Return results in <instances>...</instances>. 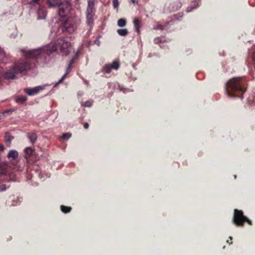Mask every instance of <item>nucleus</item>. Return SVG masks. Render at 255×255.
Instances as JSON below:
<instances>
[{"label":"nucleus","instance_id":"obj_7","mask_svg":"<svg viewBox=\"0 0 255 255\" xmlns=\"http://www.w3.org/2000/svg\"><path fill=\"white\" fill-rule=\"evenodd\" d=\"M43 89L41 86H36L33 88H25L24 92L29 96H34L37 94L40 91Z\"/></svg>","mask_w":255,"mask_h":255},{"label":"nucleus","instance_id":"obj_17","mask_svg":"<svg viewBox=\"0 0 255 255\" xmlns=\"http://www.w3.org/2000/svg\"><path fill=\"white\" fill-rule=\"evenodd\" d=\"M117 33L121 36H125L128 34V30L127 29H119Z\"/></svg>","mask_w":255,"mask_h":255},{"label":"nucleus","instance_id":"obj_18","mask_svg":"<svg viewBox=\"0 0 255 255\" xmlns=\"http://www.w3.org/2000/svg\"><path fill=\"white\" fill-rule=\"evenodd\" d=\"M91 12H87V22L88 25H90L93 22V15L91 13H90Z\"/></svg>","mask_w":255,"mask_h":255},{"label":"nucleus","instance_id":"obj_8","mask_svg":"<svg viewBox=\"0 0 255 255\" xmlns=\"http://www.w3.org/2000/svg\"><path fill=\"white\" fill-rule=\"evenodd\" d=\"M182 3L180 0H176L171 2L169 5L168 8L170 11H174L178 10L181 8Z\"/></svg>","mask_w":255,"mask_h":255},{"label":"nucleus","instance_id":"obj_28","mask_svg":"<svg viewBox=\"0 0 255 255\" xmlns=\"http://www.w3.org/2000/svg\"><path fill=\"white\" fill-rule=\"evenodd\" d=\"M154 42L155 44H158L160 42V39L159 38H156L154 39Z\"/></svg>","mask_w":255,"mask_h":255},{"label":"nucleus","instance_id":"obj_6","mask_svg":"<svg viewBox=\"0 0 255 255\" xmlns=\"http://www.w3.org/2000/svg\"><path fill=\"white\" fill-rule=\"evenodd\" d=\"M74 62V57H73L72 59H71L68 63L67 67L66 69V73L64 74V75L61 77V78L60 79V80L55 84V86L58 85L59 84L62 83L63 80L66 78L67 75L71 72L72 68V65Z\"/></svg>","mask_w":255,"mask_h":255},{"label":"nucleus","instance_id":"obj_13","mask_svg":"<svg viewBox=\"0 0 255 255\" xmlns=\"http://www.w3.org/2000/svg\"><path fill=\"white\" fill-rule=\"evenodd\" d=\"M27 99L26 97L23 96H18L15 98V102L17 103L23 104L27 101Z\"/></svg>","mask_w":255,"mask_h":255},{"label":"nucleus","instance_id":"obj_24","mask_svg":"<svg viewBox=\"0 0 255 255\" xmlns=\"http://www.w3.org/2000/svg\"><path fill=\"white\" fill-rule=\"evenodd\" d=\"M71 136V134L70 133H65L62 136V138L65 140H68Z\"/></svg>","mask_w":255,"mask_h":255},{"label":"nucleus","instance_id":"obj_31","mask_svg":"<svg viewBox=\"0 0 255 255\" xmlns=\"http://www.w3.org/2000/svg\"><path fill=\"white\" fill-rule=\"evenodd\" d=\"M4 57V53L0 50V60Z\"/></svg>","mask_w":255,"mask_h":255},{"label":"nucleus","instance_id":"obj_9","mask_svg":"<svg viewBox=\"0 0 255 255\" xmlns=\"http://www.w3.org/2000/svg\"><path fill=\"white\" fill-rule=\"evenodd\" d=\"M46 11L45 10V8L44 7H42L41 6H39V8H38L37 13L38 15L37 19H43L45 18L46 16Z\"/></svg>","mask_w":255,"mask_h":255},{"label":"nucleus","instance_id":"obj_4","mask_svg":"<svg viewBox=\"0 0 255 255\" xmlns=\"http://www.w3.org/2000/svg\"><path fill=\"white\" fill-rule=\"evenodd\" d=\"M232 222L235 226L238 227H243L246 222L250 225H252V221L244 216L243 212L238 209H235L234 211Z\"/></svg>","mask_w":255,"mask_h":255},{"label":"nucleus","instance_id":"obj_11","mask_svg":"<svg viewBox=\"0 0 255 255\" xmlns=\"http://www.w3.org/2000/svg\"><path fill=\"white\" fill-rule=\"evenodd\" d=\"M14 138V137L11 135L9 132H6L5 134V141L6 145L8 146H10L11 140Z\"/></svg>","mask_w":255,"mask_h":255},{"label":"nucleus","instance_id":"obj_33","mask_svg":"<svg viewBox=\"0 0 255 255\" xmlns=\"http://www.w3.org/2000/svg\"><path fill=\"white\" fill-rule=\"evenodd\" d=\"M4 148V147L2 144H0V150L3 151Z\"/></svg>","mask_w":255,"mask_h":255},{"label":"nucleus","instance_id":"obj_20","mask_svg":"<svg viewBox=\"0 0 255 255\" xmlns=\"http://www.w3.org/2000/svg\"><path fill=\"white\" fill-rule=\"evenodd\" d=\"M43 0H30L29 4L31 6H35L36 4L41 6V3Z\"/></svg>","mask_w":255,"mask_h":255},{"label":"nucleus","instance_id":"obj_22","mask_svg":"<svg viewBox=\"0 0 255 255\" xmlns=\"http://www.w3.org/2000/svg\"><path fill=\"white\" fill-rule=\"evenodd\" d=\"M5 176L4 171L0 168V183L4 181Z\"/></svg>","mask_w":255,"mask_h":255},{"label":"nucleus","instance_id":"obj_26","mask_svg":"<svg viewBox=\"0 0 255 255\" xmlns=\"http://www.w3.org/2000/svg\"><path fill=\"white\" fill-rule=\"evenodd\" d=\"M113 3V6L115 8L117 7L119 5L118 0H114Z\"/></svg>","mask_w":255,"mask_h":255},{"label":"nucleus","instance_id":"obj_10","mask_svg":"<svg viewBox=\"0 0 255 255\" xmlns=\"http://www.w3.org/2000/svg\"><path fill=\"white\" fill-rule=\"evenodd\" d=\"M133 25L135 30L138 33L140 32V28L141 27V20L138 17H135L133 19Z\"/></svg>","mask_w":255,"mask_h":255},{"label":"nucleus","instance_id":"obj_32","mask_svg":"<svg viewBox=\"0 0 255 255\" xmlns=\"http://www.w3.org/2000/svg\"><path fill=\"white\" fill-rule=\"evenodd\" d=\"M83 126H84V128H86V129H87L89 128V126L88 123H84Z\"/></svg>","mask_w":255,"mask_h":255},{"label":"nucleus","instance_id":"obj_25","mask_svg":"<svg viewBox=\"0 0 255 255\" xmlns=\"http://www.w3.org/2000/svg\"><path fill=\"white\" fill-rule=\"evenodd\" d=\"M253 65L255 70V51L253 52L252 56Z\"/></svg>","mask_w":255,"mask_h":255},{"label":"nucleus","instance_id":"obj_1","mask_svg":"<svg viewBox=\"0 0 255 255\" xmlns=\"http://www.w3.org/2000/svg\"><path fill=\"white\" fill-rule=\"evenodd\" d=\"M59 49L63 55H67L71 50V43L69 41L60 38L56 43H51L46 46L38 49H32L23 52L25 59L15 63L11 69L5 73V77L8 79H14L16 74L27 71L35 66V60L39 58L45 59L54 52Z\"/></svg>","mask_w":255,"mask_h":255},{"label":"nucleus","instance_id":"obj_21","mask_svg":"<svg viewBox=\"0 0 255 255\" xmlns=\"http://www.w3.org/2000/svg\"><path fill=\"white\" fill-rule=\"evenodd\" d=\"M127 24V21L125 19L121 18L118 21V25L120 27H124Z\"/></svg>","mask_w":255,"mask_h":255},{"label":"nucleus","instance_id":"obj_3","mask_svg":"<svg viewBox=\"0 0 255 255\" xmlns=\"http://www.w3.org/2000/svg\"><path fill=\"white\" fill-rule=\"evenodd\" d=\"M247 83L245 77H235L230 79L225 85V92L229 97L242 98L247 89Z\"/></svg>","mask_w":255,"mask_h":255},{"label":"nucleus","instance_id":"obj_29","mask_svg":"<svg viewBox=\"0 0 255 255\" xmlns=\"http://www.w3.org/2000/svg\"><path fill=\"white\" fill-rule=\"evenodd\" d=\"M84 105L86 107H90L91 106V103L89 101H87V102H85Z\"/></svg>","mask_w":255,"mask_h":255},{"label":"nucleus","instance_id":"obj_2","mask_svg":"<svg viewBox=\"0 0 255 255\" xmlns=\"http://www.w3.org/2000/svg\"><path fill=\"white\" fill-rule=\"evenodd\" d=\"M47 4L50 7H58V14L61 18L59 22L62 31L69 33L74 32L80 23V20L76 17H69L65 19L71 9L70 3L67 1L62 2V0H47Z\"/></svg>","mask_w":255,"mask_h":255},{"label":"nucleus","instance_id":"obj_34","mask_svg":"<svg viewBox=\"0 0 255 255\" xmlns=\"http://www.w3.org/2000/svg\"><path fill=\"white\" fill-rule=\"evenodd\" d=\"M159 28L160 29H163L162 26H160V27H159Z\"/></svg>","mask_w":255,"mask_h":255},{"label":"nucleus","instance_id":"obj_23","mask_svg":"<svg viewBox=\"0 0 255 255\" xmlns=\"http://www.w3.org/2000/svg\"><path fill=\"white\" fill-rule=\"evenodd\" d=\"M94 5V2L92 1L88 0V4L87 7V12H92V7Z\"/></svg>","mask_w":255,"mask_h":255},{"label":"nucleus","instance_id":"obj_30","mask_svg":"<svg viewBox=\"0 0 255 255\" xmlns=\"http://www.w3.org/2000/svg\"><path fill=\"white\" fill-rule=\"evenodd\" d=\"M229 240H227V242L228 243H229V244H232V239H233L232 237H230L229 238Z\"/></svg>","mask_w":255,"mask_h":255},{"label":"nucleus","instance_id":"obj_5","mask_svg":"<svg viewBox=\"0 0 255 255\" xmlns=\"http://www.w3.org/2000/svg\"><path fill=\"white\" fill-rule=\"evenodd\" d=\"M120 66V62L118 59L115 60L111 64H105L103 67L102 71L106 73L109 74L111 72V69L118 70Z\"/></svg>","mask_w":255,"mask_h":255},{"label":"nucleus","instance_id":"obj_12","mask_svg":"<svg viewBox=\"0 0 255 255\" xmlns=\"http://www.w3.org/2000/svg\"><path fill=\"white\" fill-rule=\"evenodd\" d=\"M18 153L16 150H11L9 151L7 157L9 158H12V159H16L18 157Z\"/></svg>","mask_w":255,"mask_h":255},{"label":"nucleus","instance_id":"obj_27","mask_svg":"<svg viewBox=\"0 0 255 255\" xmlns=\"http://www.w3.org/2000/svg\"><path fill=\"white\" fill-rule=\"evenodd\" d=\"M6 189V187L5 184H2L0 185V191H4Z\"/></svg>","mask_w":255,"mask_h":255},{"label":"nucleus","instance_id":"obj_15","mask_svg":"<svg viewBox=\"0 0 255 255\" xmlns=\"http://www.w3.org/2000/svg\"><path fill=\"white\" fill-rule=\"evenodd\" d=\"M24 151L25 154V158H27V156H30L32 155L34 151V149L31 147H27L25 148Z\"/></svg>","mask_w":255,"mask_h":255},{"label":"nucleus","instance_id":"obj_35","mask_svg":"<svg viewBox=\"0 0 255 255\" xmlns=\"http://www.w3.org/2000/svg\"><path fill=\"white\" fill-rule=\"evenodd\" d=\"M131 1L133 3L135 2V0H131Z\"/></svg>","mask_w":255,"mask_h":255},{"label":"nucleus","instance_id":"obj_19","mask_svg":"<svg viewBox=\"0 0 255 255\" xmlns=\"http://www.w3.org/2000/svg\"><path fill=\"white\" fill-rule=\"evenodd\" d=\"M61 211L64 213H68L71 211L72 208L70 207L65 206L61 205Z\"/></svg>","mask_w":255,"mask_h":255},{"label":"nucleus","instance_id":"obj_16","mask_svg":"<svg viewBox=\"0 0 255 255\" xmlns=\"http://www.w3.org/2000/svg\"><path fill=\"white\" fill-rule=\"evenodd\" d=\"M199 6V0H195L192 2V5L187 8V12H190L192 9Z\"/></svg>","mask_w":255,"mask_h":255},{"label":"nucleus","instance_id":"obj_14","mask_svg":"<svg viewBox=\"0 0 255 255\" xmlns=\"http://www.w3.org/2000/svg\"><path fill=\"white\" fill-rule=\"evenodd\" d=\"M28 138H29L30 142L33 144L37 139V135L34 132L29 133L28 134Z\"/></svg>","mask_w":255,"mask_h":255}]
</instances>
